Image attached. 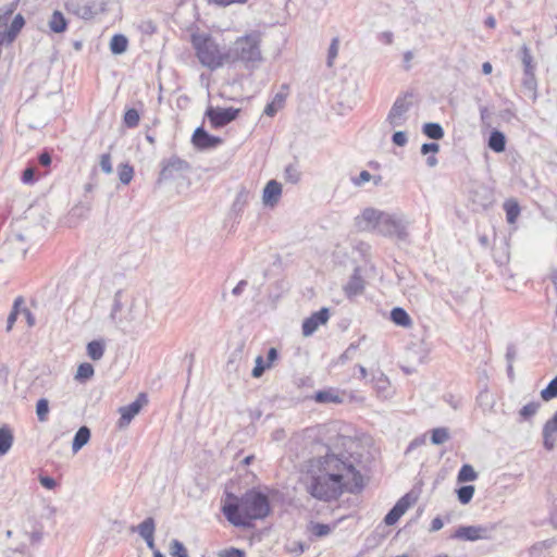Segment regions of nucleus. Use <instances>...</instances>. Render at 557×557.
Here are the masks:
<instances>
[{"label": "nucleus", "mask_w": 557, "mask_h": 557, "mask_svg": "<svg viewBox=\"0 0 557 557\" xmlns=\"http://www.w3.org/2000/svg\"><path fill=\"white\" fill-rule=\"evenodd\" d=\"M299 482L311 497L325 503L346 493H358L364 485L363 475L350 458L333 451L309 458L300 470Z\"/></svg>", "instance_id": "f257e3e1"}, {"label": "nucleus", "mask_w": 557, "mask_h": 557, "mask_svg": "<svg viewBox=\"0 0 557 557\" xmlns=\"http://www.w3.org/2000/svg\"><path fill=\"white\" fill-rule=\"evenodd\" d=\"M221 511L232 525L250 528L255 521L265 519L270 515L271 504L267 494L253 487L242 496L226 492Z\"/></svg>", "instance_id": "f03ea898"}, {"label": "nucleus", "mask_w": 557, "mask_h": 557, "mask_svg": "<svg viewBox=\"0 0 557 557\" xmlns=\"http://www.w3.org/2000/svg\"><path fill=\"white\" fill-rule=\"evenodd\" d=\"M230 64L243 63L247 69H253L263 61L261 51V34L250 32L237 37L228 50Z\"/></svg>", "instance_id": "7ed1b4c3"}, {"label": "nucleus", "mask_w": 557, "mask_h": 557, "mask_svg": "<svg viewBox=\"0 0 557 557\" xmlns=\"http://www.w3.org/2000/svg\"><path fill=\"white\" fill-rule=\"evenodd\" d=\"M191 42L196 55L203 66L216 70L225 64H230L228 52H222L220 46L210 36H193Z\"/></svg>", "instance_id": "20e7f679"}, {"label": "nucleus", "mask_w": 557, "mask_h": 557, "mask_svg": "<svg viewBox=\"0 0 557 557\" xmlns=\"http://www.w3.org/2000/svg\"><path fill=\"white\" fill-rule=\"evenodd\" d=\"M381 221L394 228L393 232L389 231L386 233V235L392 236L395 234L399 238H404L406 236L405 228L396 220L373 208L364 209L362 213L356 219L357 224L362 230L368 227H376Z\"/></svg>", "instance_id": "39448f33"}, {"label": "nucleus", "mask_w": 557, "mask_h": 557, "mask_svg": "<svg viewBox=\"0 0 557 557\" xmlns=\"http://www.w3.org/2000/svg\"><path fill=\"white\" fill-rule=\"evenodd\" d=\"M14 11V4H11L5 10H0V46L11 45L25 25L22 14H16L11 24H9Z\"/></svg>", "instance_id": "423d86ee"}, {"label": "nucleus", "mask_w": 557, "mask_h": 557, "mask_svg": "<svg viewBox=\"0 0 557 557\" xmlns=\"http://www.w3.org/2000/svg\"><path fill=\"white\" fill-rule=\"evenodd\" d=\"M239 112L240 109L235 108L209 107L206 111V116L212 128H220L236 120Z\"/></svg>", "instance_id": "0eeeda50"}, {"label": "nucleus", "mask_w": 557, "mask_h": 557, "mask_svg": "<svg viewBox=\"0 0 557 557\" xmlns=\"http://www.w3.org/2000/svg\"><path fill=\"white\" fill-rule=\"evenodd\" d=\"M418 500V495L413 492L405 494L398 499L395 506L385 516L384 522L387 525H394Z\"/></svg>", "instance_id": "6e6552de"}, {"label": "nucleus", "mask_w": 557, "mask_h": 557, "mask_svg": "<svg viewBox=\"0 0 557 557\" xmlns=\"http://www.w3.org/2000/svg\"><path fill=\"white\" fill-rule=\"evenodd\" d=\"M330 319V311L327 308H322L317 312H313L310 317L305 319L302 322V334L304 336L312 335L321 325L327 323Z\"/></svg>", "instance_id": "1a4fd4ad"}, {"label": "nucleus", "mask_w": 557, "mask_h": 557, "mask_svg": "<svg viewBox=\"0 0 557 557\" xmlns=\"http://www.w3.org/2000/svg\"><path fill=\"white\" fill-rule=\"evenodd\" d=\"M490 537V531L486 527L483 525H467L459 527L455 530V539L462 541H478V540H486Z\"/></svg>", "instance_id": "9d476101"}, {"label": "nucleus", "mask_w": 557, "mask_h": 557, "mask_svg": "<svg viewBox=\"0 0 557 557\" xmlns=\"http://www.w3.org/2000/svg\"><path fill=\"white\" fill-rule=\"evenodd\" d=\"M191 144L198 150H207L221 145L222 139L220 137L210 135L202 127H198L195 129L191 136Z\"/></svg>", "instance_id": "9b49d317"}, {"label": "nucleus", "mask_w": 557, "mask_h": 557, "mask_svg": "<svg viewBox=\"0 0 557 557\" xmlns=\"http://www.w3.org/2000/svg\"><path fill=\"white\" fill-rule=\"evenodd\" d=\"M147 403V396L145 394H139L137 399L131 405L120 408L121 418L119 420V426L125 428L128 425L132 419L138 414V412Z\"/></svg>", "instance_id": "f8f14e48"}, {"label": "nucleus", "mask_w": 557, "mask_h": 557, "mask_svg": "<svg viewBox=\"0 0 557 557\" xmlns=\"http://www.w3.org/2000/svg\"><path fill=\"white\" fill-rule=\"evenodd\" d=\"M283 188L282 184L275 180H271L267 183L262 193V202L265 207L274 208L281 197H282Z\"/></svg>", "instance_id": "ddd939ff"}, {"label": "nucleus", "mask_w": 557, "mask_h": 557, "mask_svg": "<svg viewBox=\"0 0 557 557\" xmlns=\"http://www.w3.org/2000/svg\"><path fill=\"white\" fill-rule=\"evenodd\" d=\"M409 109V104L407 103V101L405 99H397L388 115H387V123L389 124L391 127H397V126H400L404 124L405 120H406V113Z\"/></svg>", "instance_id": "4468645a"}, {"label": "nucleus", "mask_w": 557, "mask_h": 557, "mask_svg": "<svg viewBox=\"0 0 557 557\" xmlns=\"http://www.w3.org/2000/svg\"><path fill=\"white\" fill-rule=\"evenodd\" d=\"M347 393L337 388H327L319 391L313 395V399L318 404H342L345 400Z\"/></svg>", "instance_id": "2eb2a0df"}, {"label": "nucleus", "mask_w": 557, "mask_h": 557, "mask_svg": "<svg viewBox=\"0 0 557 557\" xmlns=\"http://www.w3.org/2000/svg\"><path fill=\"white\" fill-rule=\"evenodd\" d=\"M288 95H289L288 86L283 85L281 87V90L265 106L264 114L270 117H273L278 111H281L284 108Z\"/></svg>", "instance_id": "dca6fc26"}, {"label": "nucleus", "mask_w": 557, "mask_h": 557, "mask_svg": "<svg viewBox=\"0 0 557 557\" xmlns=\"http://www.w3.org/2000/svg\"><path fill=\"white\" fill-rule=\"evenodd\" d=\"M557 432V411L554 416L546 421L543 428V445L547 450H552L555 447V436Z\"/></svg>", "instance_id": "f3484780"}, {"label": "nucleus", "mask_w": 557, "mask_h": 557, "mask_svg": "<svg viewBox=\"0 0 557 557\" xmlns=\"http://www.w3.org/2000/svg\"><path fill=\"white\" fill-rule=\"evenodd\" d=\"M139 534L145 539L149 548L154 547V521L152 518H147L138 525Z\"/></svg>", "instance_id": "a211bd4d"}, {"label": "nucleus", "mask_w": 557, "mask_h": 557, "mask_svg": "<svg viewBox=\"0 0 557 557\" xmlns=\"http://www.w3.org/2000/svg\"><path fill=\"white\" fill-rule=\"evenodd\" d=\"M14 441L13 431L10 426L3 425L0 428V456L7 454Z\"/></svg>", "instance_id": "6ab92c4d"}, {"label": "nucleus", "mask_w": 557, "mask_h": 557, "mask_svg": "<svg viewBox=\"0 0 557 557\" xmlns=\"http://www.w3.org/2000/svg\"><path fill=\"white\" fill-rule=\"evenodd\" d=\"M391 320L396 325L403 327H410L412 325V320L407 311L400 307L393 308L391 311Z\"/></svg>", "instance_id": "aec40b11"}, {"label": "nucleus", "mask_w": 557, "mask_h": 557, "mask_svg": "<svg viewBox=\"0 0 557 557\" xmlns=\"http://www.w3.org/2000/svg\"><path fill=\"white\" fill-rule=\"evenodd\" d=\"M478 404L482 408L483 411H493L496 405V397L493 393L487 389H483L478 395Z\"/></svg>", "instance_id": "412c9836"}, {"label": "nucleus", "mask_w": 557, "mask_h": 557, "mask_svg": "<svg viewBox=\"0 0 557 557\" xmlns=\"http://www.w3.org/2000/svg\"><path fill=\"white\" fill-rule=\"evenodd\" d=\"M49 27L53 33H63L67 28V22L61 11H54L49 21Z\"/></svg>", "instance_id": "4be33fe9"}, {"label": "nucleus", "mask_w": 557, "mask_h": 557, "mask_svg": "<svg viewBox=\"0 0 557 557\" xmlns=\"http://www.w3.org/2000/svg\"><path fill=\"white\" fill-rule=\"evenodd\" d=\"M488 147L495 152H503L506 148V137L499 131H493L488 138Z\"/></svg>", "instance_id": "5701e85b"}, {"label": "nucleus", "mask_w": 557, "mask_h": 557, "mask_svg": "<svg viewBox=\"0 0 557 557\" xmlns=\"http://www.w3.org/2000/svg\"><path fill=\"white\" fill-rule=\"evenodd\" d=\"M504 210L506 212V220L509 224L516 223L520 215V206L515 199H508L504 202Z\"/></svg>", "instance_id": "b1692460"}, {"label": "nucleus", "mask_w": 557, "mask_h": 557, "mask_svg": "<svg viewBox=\"0 0 557 557\" xmlns=\"http://www.w3.org/2000/svg\"><path fill=\"white\" fill-rule=\"evenodd\" d=\"M90 438V431L87 426H82L76 432L73 443H72V449L74 453H77L84 445L88 443Z\"/></svg>", "instance_id": "393cba45"}, {"label": "nucleus", "mask_w": 557, "mask_h": 557, "mask_svg": "<svg viewBox=\"0 0 557 557\" xmlns=\"http://www.w3.org/2000/svg\"><path fill=\"white\" fill-rule=\"evenodd\" d=\"M523 73H534L535 64L530 48L523 45L520 49Z\"/></svg>", "instance_id": "a878e982"}, {"label": "nucleus", "mask_w": 557, "mask_h": 557, "mask_svg": "<svg viewBox=\"0 0 557 557\" xmlns=\"http://www.w3.org/2000/svg\"><path fill=\"white\" fill-rule=\"evenodd\" d=\"M522 87L533 100L536 99L537 83L534 73H523Z\"/></svg>", "instance_id": "bb28decb"}, {"label": "nucleus", "mask_w": 557, "mask_h": 557, "mask_svg": "<svg viewBox=\"0 0 557 557\" xmlns=\"http://www.w3.org/2000/svg\"><path fill=\"white\" fill-rule=\"evenodd\" d=\"M128 40L124 35H114L110 41V49L114 54H121L126 51Z\"/></svg>", "instance_id": "cd10ccee"}, {"label": "nucleus", "mask_w": 557, "mask_h": 557, "mask_svg": "<svg viewBox=\"0 0 557 557\" xmlns=\"http://www.w3.org/2000/svg\"><path fill=\"white\" fill-rule=\"evenodd\" d=\"M479 474L471 465H463L458 472L457 481L459 483L473 482Z\"/></svg>", "instance_id": "c85d7f7f"}, {"label": "nucleus", "mask_w": 557, "mask_h": 557, "mask_svg": "<svg viewBox=\"0 0 557 557\" xmlns=\"http://www.w3.org/2000/svg\"><path fill=\"white\" fill-rule=\"evenodd\" d=\"M104 354V344L102 341H92L87 345V355L92 360H99Z\"/></svg>", "instance_id": "c756f323"}, {"label": "nucleus", "mask_w": 557, "mask_h": 557, "mask_svg": "<svg viewBox=\"0 0 557 557\" xmlns=\"http://www.w3.org/2000/svg\"><path fill=\"white\" fill-rule=\"evenodd\" d=\"M474 492H475V488L473 485H463V486L455 490L457 498L462 505H467L471 502Z\"/></svg>", "instance_id": "7c9ffc66"}, {"label": "nucleus", "mask_w": 557, "mask_h": 557, "mask_svg": "<svg viewBox=\"0 0 557 557\" xmlns=\"http://www.w3.org/2000/svg\"><path fill=\"white\" fill-rule=\"evenodd\" d=\"M541 404L539 401H531L527 405H524L519 410V417L521 420L527 421L534 417L540 408Z\"/></svg>", "instance_id": "2f4dec72"}, {"label": "nucleus", "mask_w": 557, "mask_h": 557, "mask_svg": "<svg viewBox=\"0 0 557 557\" xmlns=\"http://www.w3.org/2000/svg\"><path fill=\"white\" fill-rule=\"evenodd\" d=\"M117 173L120 181L123 184L127 185L132 182L134 177V168L128 163L120 164Z\"/></svg>", "instance_id": "473e14b6"}, {"label": "nucleus", "mask_w": 557, "mask_h": 557, "mask_svg": "<svg viewBox=\"0 0 557 557\" xmlns=\"http://www.w3.org/2000/svg\"><path fill=\"white\" fill-rule=\"evenodd\" d=\"M437 151H438V145L435 143L422 145V147H421L422 154L426 156V154L431 153V156L428 158V164L430 166L436 165L437 160L435 158V153H437Z\"/></svg>", "instance_id": "72a5a7b5"}, {"label": "nucleus", "mask_w": 557, "mask_h": 557, "mask_svg": "<svg viewBox=\"0 0 557 557\" xmlns=\"http://www.w3.org/2000/svg\"><path fill=\"white\" fill-rule=\"evenodd\" d=\"M139 121H140V115L136 109L132 108V109H127L125 111L124 116H123V122L127 127L134 128V127L138 126Z\"/></svg>", "instance_id": "f704fd0d"}, {"label": "nucleus", "mask_w": 557, "mask_h": 557, "mask_svg": "<svg viewBox=\"0 0 557 557\" xmlns=\"http://www.w3.org/2000/svg\"><path fill=\"white\" fill-rule=\"evenodd\" d=\"M94 367L88 362H84L78 366L75 379L77 381H86L90 379L94 375Z\"/></svg>", "instance_id": "c9c22d12"}, {"label": "nucleus", "mask_w": 557, "mask_h": 557, "mask_svg": "<svg viewBox=\"0 0 557 557\" xmlns=\"http://www.w3.org/2000/svg\"><path fill=\"white\" fill-rule=\"evenodd\" d=\"M423 133L432 139H440L444 135L442 127L436 123H426Z\"/></svg>", "instance_id": "e433bc0d"}, {"label": "nucleus", "mask_w": 557, "mask_h": 557, "mask_svg": "<svg viewBox=\"0 0 557 557\" xmlns=\"http://www.w3.org/2000/svg\"><path fill=\"white\" fill-rule=\"evenodd\" d=\"M24 302V299L23 297L18 296L15 300H14V304H13V308H12V311L11 313L9 314V318H8V325H7V330L8 331H11L16 319H17V315H18V312H20V306Z\"/></svg>", "instance_id": "4c0bfd02"}, {"label": "nucleus", "mask_w": 557, "mask_h": 557, "mask_svg": "<svg viewBox=\"0 0 557 557\" xmlns=\"http://www.w3.org/2000/svg\"><path fill=\"white\" fill-rule=\"evenodd\" d=\"M541 397L548 401L557 397V376L554 377L548 385L541 392Z\"/></svg>", "instance_id": "58836bf2"}, {"label": "nucleus", "mask_w": 557, "mask_h": 557, "mask_svg": "<svg viewBox=\"0 0 557 557\" xmlns=\"http://www.w3.org/2000/svg\"><path fill=\"white\" fill-rule=\"evenodd\" d=\"M36 413L39 421L45 422L48 420L49 403L46 398H41L37 401Z\"/></svg>", "instance_id": "ea45409f"}, {"label": "nucleus", "mask_w": 557, "mask_h": 557, "mask_svg": "<svg viewBox=\"0 0 557 557\" xmlns=\"http://www.w3.org/2000/svg\"><path fill=\"white\" fill-rule=\"evenodd\" d=\"M332 528L324 523H311L310 532L317 537H323L331 533Z\"/></svg>", "instance_id": "a19ab883"}, {"label": "nucleus", "mask_w": 557, "mask_h": 557, "mask_svg": "<svg viewBox=\"0 0 557 557\" xmlns=\"http://www.w3.org/2000/svg\"><path fill=\"white\" fill-rule=\"evenodd\" d=\"M170 553L172 557H189L185 546L177 540L172 541Z\"/></svg>", "instance_id": "79ce46f5"}, {"label": "nucleus", "mask_w": 557, "mask_h": 557, "mask_svg": "<svg viewBox=\"0 0 557 557\" xmlns=\"http://www.w3.org/2000/svg\"><path fill=\"white\" fill-rule=\"evenodd\" d=\"M448 438H449V434L446 429H435L432 432V442L434 444H443Z\"/></svg>", "instance_id": "37998d69"}, {"label": "nucleus", "mask_w": 557, "mask_h": 557, "mask_svg": "<svg viewBox=\"0 0 557 557\" xmlns=\"http://www.w3.org/2000/svg\"><path fill=\"white\" fill-rule=\"evenodd\" d=\"M269 368H270V366H268V363L263 362V358L261 356H258L256 358V366L252 369V376L260 377L263 374V372Z\"/></svg>", "instance_id": "c03bdc74"}, {"label": "nucleus", "mask_w": 557, "mask_h": 557, "mask_svg": "<svg viewBox=\"0 0 557 557\" xmlns=\"http://www.w3.org/2000/svg\"><path fill=\"white\" fill-rule=\"evenodd\" d=\"M100 166L106 174H111L113 171L112 159L110 153H103L100 156Z\"/></svg>", "instance_id": "a18cd8bd"}, {"label": "nucleus", "mask_w": 557, "mask_h": 557, "mask_svg": "<svg viewBox=\"0 0 557 557\" xmlns=\"http://www.w3.org/2000/svg\"><path fill=\"white\" fill-rule=\"evenodd\" d=\"M186 163L180 159H175V160H172V161H169L162 169V172L161 174L162 175H168V173H171V171L173 169H182L183 166H185Z\"/></svg>", "instance_id": "49530a36"}, {"label": "nucleus", "mask_w": 557, "mask_h": 557, "mask_svg": "<svg viewBox=\"0 0 557 557\" xmlns=\"http://www.w3.org/2000/svg\"><path fill=\"white\" fill-rule=\"evenodd\" d=\"M218 557H246L244 550L230 547L218 553Z\"/></svg>", "instance_id": "de8ad7c7"}, {"label": "nucleus", "mask_w": 557, "mask_h": 557, "mask_svg": "<svg viewBox=\"0 0 557 557\" xmlns=\"http://www.w3.org/2000/svg\"><path fill=\"white\" fill-rule=\"evenodd\" d=\"M338 53V39L334 38L331 42L330 49H329V65L333 64V61L337 57Z\"/></svg>", "instance_id": "09e8293b"}, {"label": "nucleus", "mask_w": 557, "mask_h": 557, "mask_svg": "<svg viewBox=\"0 0 557 557\" xmlns=\"http://www.w3.org/2000/svg\"><path fill=\"white\" fill-rule=\"evenodd\" d=\"M371 178L372 176L368 171H361L359 176L352 178V183L356 186H361L364 183H368Z\"/></svg>", "instance_id": "8fccbe9b"}, {"label": "nucleus", "mask_w": 557, "mask_h": 557, "mask_svg": "<svg viewBox=\"0 0 557 557\" xmlns=\"http://www.w3.org/2000/svg\"><path fill=\"white\" fill-rule=\"evenodd\" d=\"M22 181L24 184H33L35 182V169L27 168L24 170L22 175Z\"/></svg>", "instance_id": "3c124183"}, {"label": "nucleus", "mask_w": 557, "mask_h": 557, "mask_svg": "<svg viewBox=\"0 0 557 557\" xmlns=\"http://www.w3.org/2000/svg\"><path fill=\"white\" fill-rule=\"evenodd\" d=\"M393 143L397 146H405L407 143V135L404 132H396L393 135Z\"/></svg>", "instance_id": "603ef678"}, {"label": "nucleus", "mask_w": 557, "mask_h": 557, "mask_svg": "<svg viewBox=\"0 0 557 557\" xmlns=\"http://www.w3.org/2000/svg\"><path fill=\"white\" fill-rule=\"evenodd\" d=\"M287 549L294 554H302L306 547L301 542H293L288 545Z\"/></svg>", "instance_id": "864d4df0"}, {"label": "nucleus", "mask_w": 557, "mask_h": 557, "mask_svg": "<svg viewBox=\"0 0 557 557\" xmlns=\"http://www.w3.org/2000/svg\"><path fill=\"white\" fill-rule=\"evenodd\" d=\"M209 1L216 5H220V7H227V5L235 4V3L243 4V3H246L248 0H209Z\"/></svg>", "instance_id": "5fc2aeb1"}, {"label": "nucleus", "mask_w": 557, "mask_h": 557, "mask_svg": "<svg viewBox=\"0 0 557 557\" xmlns=\"http://www.w3.org/2000/svg\"><path fill=\"white\" fill-rule=\"evenodd\" d=\"M40 483L44 487L48 490H52L55 487V481L50 476H40Z\"/></svg>", "instance_id": "6e6d98bb"}, {"label": "nucleus", "mask_w": 557, "mask_h": 557, "mask_svg": "<svg viewBox=\"0 0 557 557\" xmlns=\"http://www.w3.org/2000/svg\"><path fill=\"white\" fill-rule=\"evenodd\" d=\"M286 177L290 180L293 183H296L299 180V174L297 173L296 169H294L293 166H288L286 169Z\"/></svg>", "instance_id": "4d7b16f0"}, {"label": "nucleus", "mask_w": 557, "mask_h": 557, "mask_svg": "<svg viewBox=\"0 0 557 557\" xmlns=\"http://www.w3.org/2000/svg\"><path fill=\"white\" fill-rule=\"evenodd\" d=\"M38 160L44 166H49L51 164V156L47 151L40 153Z\"/></svg>", "instance_id": "13d9d810"}, {"label": "nucleus", "mask_w": 557, "mask_h": 557, "mask_svg": "<svg viewBox=\"0 0 557 557\" xmlns=\"http://www.w3.org/2000/svg\"><path fill=\"white\" fill-rule=\"evenodd\" d=\"M443 528V521L441 518L436 517L432 520L431 522V525H430V530L431 531H438Z\"/></svg>", "instance_id": "bf43d9fd"}, {"label": "nucleus", "mask_w": 557, "mask_h": 557, "mask_svg": "<svg viewBox=\"0 0 557 557\" xmlns=\"http://www.w3.org/2000/svg\"><path fill=\"white\" fill-rule=\"evenodd\" d=\"M277 358V351L275 348H270L269 351H268V366H270V368L272 367L273 362L276 360Z\"/></svg>", "instance_id": "052dcab7"}, {"label": "nucleus", "mask_w": 557, "mask_h": 557, "mask_svg": "<svg viewBox=\"0 0 557 557\" xmlns=\"http://www.w3.org/2000/svg\"><path fill=\"white\" fill-rule=\"evenodd\" d=\"M515 356H516L515 348L513 347H508L507 348V352H506V358L509 361V363L512 362V360L515 359Z\"/></svg>", "instance_id": "680f3d73"}, {"label": "nucleus", "mask_w": 557, "mask_h": 557, "mask_svg": "<svg viewBox=\"0 0 557 557\" xmlns=\"http://www.w3.org/2000/svg\"><path fill=\"white\" fill-rule=\"evenodd\" d=\"M23 312H24V314H25V317L27 319L28 325L33 326L35 324V319H34L32 312L28 309H24Z\"/></svg>", "instance_id": "e2e57ef3"}, {"label": "nucleus", "mask_w": 557, "mask_h": 557, "mask_svg": "<svg viewBox=\"0 0 557 557\" xmlns=\"http://www.w3.org/2000/svg\"><path fill=\"white\" fill-rule=\"evenodd\" d=\"M412 58H413V54H412V52H410V51H408V52H406V53L404 54V60H405V63H406V66H405V67H406V69H409V67H410V62H411Z\"/></svg>", "instance_id": "0e129e2a"}, {"label": "nucleus", "mask_w": 557, "mask_h": 557, "mask_svg": "<svg viewBox=\"0 0 557 557\" xmlns=\"http://www.w3.org/2000/svg\"><path fill=\"white\" fill-rule=\"evenodd\" d=\"M492 70H493V66L490 62H484L483 65H482V72L485 74V75H488L492 73Z\"/></svg>", "instance_id": "69168bd1"}, {"label": "nucleus", "mask_w": 557, "mask_h": 557, "mask_svg": "<svg viewBox=\"0 0 557 557\" xmlns=\"http://www.w3.org/2000/svg\"><path fill=\"white\" fill-rule=\"evenodd\" d=\"M485 25L490 28H494L495 25H496V20L493 17V16H488L486 20H485Z\"/></svg>", "instance_id": "338daca9"}, {"label": "nucleus", "mask_w": 557, "mask_h": 557, "mask_svg": "<svg viewBox=\"0 0 557 557\" xmlns=\"http://www.w3.org/2000/svg\"><path fill=\"white\" fill-rule=\"evenodd\" d=\"M245 285L244 282H240L234 289H233V293L234 294H238L242 289V287Z\"/></svg>", "instance_id": "774afa93"}]
</instances>
